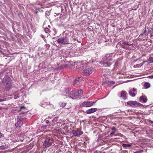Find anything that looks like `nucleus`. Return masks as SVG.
<instances>
[{"label": "nucleus", "instance_id": "28", "mask_svg": "<svg viewBox=\"0 0 153 153\" xmlns=\"http://www.w3.org/2000/svg\"><path fill=\"white\" fill-rule=\"evenodd\" d=\"M110 82L113 84H114L115 83V82L114 81H111Z\"/></svg>", "mask_w": 153, "mask_h": 153}, {"label": "nucleus", "instance_id": "39", "mask_svg": "<svg viewBox=\"0 0 153 153\" xmlns=\"http://www.w3.org/2000/svg\"><path fill=\"white\" fill-rule=\"evenodd\" d=\"M1 107H0V110L1 109Z\"/></svg>", "mask_w": 153, "mask_h": 153}, {"label": "nucleus", "instance_id": "10", "mask_svg": "<svg viewBox=\"0 0 153 153\" xmlns=\"http://www.w3.org/2000/svg\"><path fill=\"white\" fill-rule=\"evenodd\" d=\"M72 133L75 136H78L82 134L83 132L81 130L77 129L76 130H73L72 131Z\"/></svg>", "mask_w": 153, "mask_h": 153}, {"label": "nucleus", "instance_id": "19", "mask_svg": "<svg viewBox=\"0 0 153 153\" xmlns=\"http://www.w3.org/2000/svg\"><path fill=\"white\" fill-rule=\"evenodd\" d=\"M129 95L132 97H134L135 96V94L134 92H132V91H129Z\"/></svg>", "mask_w": 153, "mask_h": 153}, {"label": "nucleus", "instance_id": "25", "mask_svg": "<svg viewBox=\"0 0 153 153\" xmlns=\"http://www.w3.org/2000/svg\"><path fill=\"white\" fill-rule=\"evenodd\" d=\"M132 91L134 92H135L137 91V89L133 88L132 89Z\"/></svg>", "mask_w": 153, "mask_h": 153}, {"label": "nucleus", "instance_id": "1", "mask_svg": "<svg viewBox=\"0 0 153 153\" xmlns=\"http://www.w3.org/2000/svg\"><path fill=\"white\" fill-rule=\"evenodd\" d=\"M112 55L111 54H107L103 57L102 61L100 62V63L103 67L108 66V63L112 60Z\"/></svg>", "mask_w": 153, "mask_h": 153}, {"label": "nucleus", "instance_id": "29", "mask_svg": "<svg viewBox=\"0 0 153 153\" xmlns=\"http://www.w3.org/2000/svg\"><path fill=\"white\" fill-rule=\"evenodd\" d=\"M115 133L114 132H112L111 133V134H110V136L112 137V135L113 134H114Z\"/></svg>", "mask_w": 153, "mask_h": 153}, {"label": "nucleus", "instance_id": "14", "mask_svg": "<svg viewBox=\"0 0 153 153\" xmlns=\"http://www.w3.org/2000/svg\"><path fill=\"white\" fill-rule=\"evenodd\" d=\"M140 100L142 101L143 102L145 103L147 101V99L146 97L142 96L140 98Z\"/></svg>", "mask_w": 153, "mask_h": 153}, {"label": "nucleus", "instance_id": "15", "mask_svg": "<svg viewBox=\"0 0 153 153\" xmlns=\"http://www.w3.org/2000/svg\"><path fill=\"white\" fill-rule=\"evenodd\" d=\"M82 79V77H78L77 78H76L75 79V83H78V81L79 82L81 81Z\"/></svg>", "mask_w": 153, "mask_h": 153}, {"label": "nucleus", "instance_id": "5", "mask_svg": "<svg viewBox=\"0 0 153 153\" xmlns=\"http://www.w3.org/2000/svg\"><path fill=\"white\" fill-rule=\"evenodd\" d=\"M53 143V140L51 138H46L43 142V147L44 148L49 147L52 145Z\"/></svg>", "mask_w": 153, "mask_h": 153}, {"label": "nucleus", "instance_id": "32", "mask_svg": "<svg viewBox=\"0 0 153 153\" xmlns=\"http://www.w3.org/2000/svg\"><path fill=\"white\" fill-rule=\"evenodd\" d=\"M58 151H59V152H61V149H59V150H58Z\"/></svg>", "mask_w": 153, "mask_h": 153}, {"label": "nucleus", "instance_id": "35", "mask_svg": "<svg viewBox=\"0 0 153 153\" xmlns=\"http://www.w3.org/2000/svg\"><path fill=\"white\" fill-rule=\"evenodd\" d=\"M43 104H42V105H41V106L44 107V106H43Z\"/></svg>", "mask_w": 153, "mask_h": 153}, {"label": "nucleus", "instance_id": "9", "mask_svg": "<svg viewBox=\"0 0 153 153\" xmlns=\"http://www.w3.org/2000/svg\"><path fill=\"white\" fill-rule=\"evenodd\" d=\"M132 44L129 43L127 42L123 41L122 42V43L120 44V45L122 48L125 49H127L128 48L126 46H131Z\"/></svg>", "mask_w": 153, "mask_h": 153}, {"label": "nucleus", "instance_id": "16", "mask_svg": "<svg viewBox=\"0 0 153 153\" xmlns=\"http://www.w3.org/2000/svg\"><path fill=\"white\" fill-rule=\"evenodd\" d=\"M144 86L146 88H147L150 87V84L149 82H146L144 83Z\"/></svg>", "mask_w": 153, "mask_h": 153}, {"label": "nucleus", "instance_id": "3", "mask_svg": "<svg viewBox=\"0 0 153 153\" xmlns=\"http://www.w3.org/2000/svg\"><path fill=\"white\" fill-rule=\"evenodd\" d=\"M70 37L65 36L59 38L57 40L58 43L61 44L66 45L71 43V42Z\"/></svg>", "mask_w": 153, "mask_h": 153}, {"label": "nucleus", "instance_id": "36", "mask_svg": "<svg viewBox=\"0 0 153 153\" xmlns=\"http://www.w3.org/2000/svg\"><path fill=\"white\" fill-rule=\"evenodd\" d=\"M151 123H153V121H151Z\"/></svg>", "mask_w": 153, "mask_h": 153}, {"label": "nucleus", "instance_id": "37", "mask_svg": "<svg viewBox=\"0 0 153 153\" xmlns=\"http://www.w3.org/2000/svg\"><path fill=\"white\" fill-rule=\"evenodd\" d=\"M146 30H145L144 31V33H145L146 32Z\"/></svg>", "mask_w": 153, "mask_h": 153}, {"label": "nucleus", "instance_id": "30", "mask_svg": "<svg viewBox=\"0 0 153 153\" xmlns=\"http://www.w3.org/2000/svg\"><path fill=\"white\" fill-rule=\"evenodd\" d=\"M53 30L54 32L53 33V34L55 35V33H56L55 32V28H54V29H53Z\"/></svg>", "mask_w": 153, "mask_h": 153}, {"label": "nucleus", "instance_id": "4", "mask_svg": "<svg viewBox=\"0 0 153 153\" xmlns=\"http://www.w3.org/2000/svg\"><path fill=\"white\" fill-rule=\"evenodd\" d=\"M3 83L6 91H9L12 86L11 79L8 76H5L3 79Z\"/></svg>", "mask_w": 153, "mask_h": 153}, {"label": "nucleus", "instance_id": "31", "mask_svg": "<svg viewBox=\"0 0 153 153\" xmlns=\"http://www.w3.org/2000/svg\"><path fill=\"white\" fill-rule=\"evenodd\" d=\"M134 153H140V152H134Z\"/></svg>", "mask_w": 153, "mask_h": 153}, {"label": "nucleus", "instance_id": "27", "mask_svg": "<svg viewBox=\"0 0 153 153\" xmlns=\"http://www.w3.org/2000/svg\"><path fill=\"white\" fill-rule=\"evenodd\" d=\"M4 135L1 133L0 132V137H3Z\"/></svg>", "mask_w": 153, "mask_h": 153}, {"label": "nucleus", "instance_id": "23", "mask_svg": "<svg viewBox=\"0 0 153 153\" xmlns=\"http://www.w3.org/2000/svg\"><path fill=\"white\" fill-rule=\"evenodd\" d=\"M111 130L112 131V132H114L115 133L116 131V129L114 127H113L111 128Z\"/></svg>", "mask_w": 153, "mask_h": 153}, {"label": "nucleus", "instance_id": "22", "mask_svg": "<svg viewBox=\"0 0 153 153\" xmlns=\"http://www.w3.org/2000/svg\"><path fill=\"white\" fill-rule=\"evenodd\" d=\"M45 31L46 33H48L49 32L50 33H51V31L48 28H45Z\"/></svg>", "mask_w": 153, "mask_h": 153}, {"label": "nucleus", "instance_id": "11", "mask_svg": "<svg viewBox=\"0 0 153 153\" xmlns=\"http://www.w3.org/2000/svg\"><path fill=\"white\" fill-rule=\"evenodd\" d=\"M82 106L84 107H89L92 106L91 102L89 101L84 102L82 103Z\"/></svg>", "mask_w": 153, "mask_h": 153}, {"label": "nucleus", "instance_id": "26", "mask_svg": "<svg viewBox=\"0 0 153 153\" xmlns=\"http://www.w3.org/2000/svg\"><path fill=\"white\" fill-rule=\"evenodd\" d=\"M97 101H93V102H91V104H92V105H94V104H95L96 102Z\"/></svg>", "mask_w": 153, "mask_h": 153}, {"label": "nucleus", "instance_id": "13", "mask_svg": "<svg viewBox=\"0 0 153 153\" xmlns=\"http://www.w3.org/2000/svg\"><path fill=\"white\" fill-rule=\"evenodd\" d=\"M126 94V92L125 91H122L121 93L120 97L123 100H125L127 98Z\"/></svg>", "mask_w": 153, "mask_h": 153}, {"label": "nucleus", "instance_id": "24", "mask_svg": "<svg viewBox=\"0 0 153 153\" xmlns=\"http://www.w3.org/2000/svg\"><path fill=\"white\" fill-rule=\"evenodd\" d=\"M148 78H149L150 79H153V75L149 76L147 77Z\"/></svg>", "mask_w": 153, "mask_h": 153}, {"label": "nucleus", "instance_id": "40", "mask_svg": "<svg viewBox=\"0 0 153 153\" xmlns=\"http://www.w3.org/2000/svg\"><path fill=\"white\" fill-rule=\"evenodd\" d=\"M2 149H4V148L3 147H2Z\"/></svg>", "mask_w": 153, "mask_h": 153}, {"label": "nucleus", "instance_id": "8", "mask_svg": "<svg viewBox=\"0 0 153 153\" xmlns=\"http://www.w3.org/2000/svg\"><path fill=\"white\" fill-rule=\"evenodd\" d=\"M70 94L71 96L76 97L79 96L82 94V91L81 90H79L74 92H71Z\"/></svg>", "mask_w": 153, "mask_h": 153}, {"label": "nucleus", "instance_id": "7", "mask_svg": "<svg viewBox=\"0 0 153 153\" xmlns=\"http://www.w3.org/2000/svg\"><path fill=\"white\" fill-rule=\"evenodd\" d=\"M16 122L15 123V126L18 127H20L23 124V119L20 117H18L16 119Z\"/></svg>", "mask_w": 153, "mask_h": 153}, {"label": "nucleus", "instance_id": "18", "mask_svg": "<svg viewBox=\"0 0 153 153\" xmlns=\"http://www.w3.org/2000/svg\"><path fill=\"white\" fill-rule=\"evenodd\" d=\"M144 62L143 63V64H141V65H141V64H136V65H134V68H140L143 65V64H144Z\"/></svg>", "mask_w": 153, "mask_h": 153}, {"label": "nucleus", "instance_id": "17", "mask_svg": "<svg viewBox=\"0 0 153 153\" xmlns=\"http://www.w3.org/2000/svg\"><path fill=\"white\" fill-rule=\"evenodd\" d=\"M123 147L125 148H127L128 147H130L131 146V144H123L122 145Z\"/></svg>", "mask_w": 153, "mask_h": 153}, {"label": "nucleus", "instance_id": "33", "mask_svg": "<svg viewBox=\"0 0 153 153\" xmlns=\"http://www.w3.org/2000/svg\"><path fill=\"white\" fill-rule=\"evenodd\" d=\"M63 107H64L65 106V104L64 103L63 105Z\"/></svg>", "mask_w": 153, "mask_h": 153}, {"label": "nucleus", "instance_id": "2", "mask_svg": "<svg viewBox=\"0 0 153 153\" xmlns=\"http://www.w3.org/2000/svg\"><path fill=\"white\" fill-rule=\"evenodd\" d=\"M80 71H83V73L86 75H89L93 71V68L89 66H85L83 64H80Z\"/></svg>", "mask_w": 153, "mask_h": 153}, {"label": "nucleus", "instance_id": "6", "mask_svg": "<svg viewBox=\"0 0 153 153\" xmlns=\"http://www.w3.org/2000/svg\"><path fill=\"white\" fill-rule=\"evenodd\" d=\"M127 104L133 107L140 106L142 104L137 102L133 101H129L127 103Z\"/></svg>", "mask_w": 153, "mask_h": 153}, {"label": "nucleus", "instance_id": "20", "mask_svg": "<svg viewBox=\"0 0 153 153\" xmlns=\"http://www.w3.org/2000/svg\"><path fill=\"white\" fill-rule=\"evenodd\" d=\"M148 61L149 63H153V57H151L149 58Z\"/></svg>", "mask_w": 153, "mask_h": 153}, {"label": "nucleus", "instance_id": "38", "mask_svg": "<svg viewBox=\"0 0 153 153\" xmlns=\"http://www.w3.org/2000/svg\"><path fill=\"white\" fill-rule=\"evenodd\" d=\"M38 12V11H36V13H37Z\"/></svg>", "mask_w": 153, "mask_h": 153}, {"label": "nucleus", "instance_id": "41", "mask_svg": "<svg viewBox=\"0 0 153 153\" xmlns=\"http://www.w3.org/2000/svg\"><path fill=\"white\" fill-rule=\"evenodd\" d=\"M95 153H97V152H95Z\"/></svg>", "mask_w": 153, "mask_h": 153}, {"label": "nucleus", "instance_id": "12", "mask_svg": "<svg viewBox=\"0 0 153 153\" xmlns=\"http://www.w3.org/2000/svg\"><path fill=\"white\" fill-rule=\"evenodd\" d=\"M97 110V108H91L87 110L86 112L87 114H90L96 112Z\"/></svg>", "mask_w": 153, "mask_h": 153}, {"label": "nucleus", "instance_id": "21", "mask_svg": "<svg viewBox=\"0 0 153 153\" xmlns=\"http://www.w3.org/2000/svg\"><path fill=\"white\" fill-rule=\"evenodd\" d=\"M7 100V98H6L4 97H3L0 99V102L6 101Z\"/></svg>", "mask_w": 153, "mask_h": 153}, {"label": "nucleus", "instance_id": "34", "mask_svg": "<svg viewBox=\"0 0 153 153\" xmlns=\"http://www.w3.org/2000/svg\"><path fill=\"white\" fill-rule=\"evenodd\" d=\"M24 108V107H21V108H20V109H21L22 108Z\"/></svg>", "mask_w": 153, "mask_h": 153}]
</instances>
